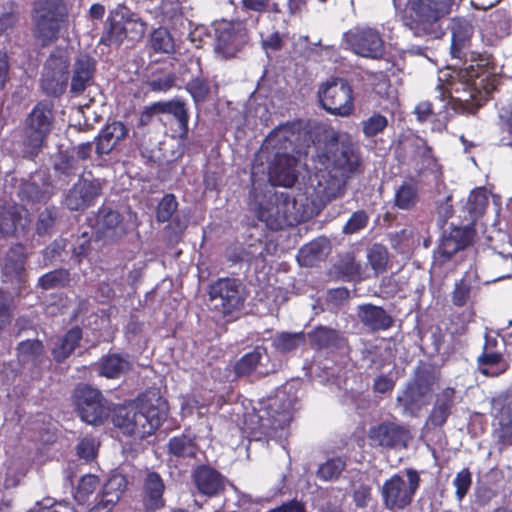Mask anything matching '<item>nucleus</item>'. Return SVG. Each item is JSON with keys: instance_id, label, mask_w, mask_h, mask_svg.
<instances>
[{"instance_id": "obj_46", "label": "nucleus", "mask_w": 512, "mask_h": 512, "mask_svg": "<svg viewBox=\"0 0 512 512\" xmlns=\"http://www.w3.org/2000/svg\"><path fill=\"white\" fill-rule=\"evenodd\" d=\"M29 466L28 463L23 460H12L7 466L4 486L5 488L16 487L21 480L26 476Z\"/></svg>"}, {"instance_id": "obj_26", "label": "nucleus", "mask_w": 512, "mask_h": 512, "mask_svg": "<svg viewBox=\"0 0 512 512\" xmlns=\"http://www.w3.org/2000/svg\"><path fill=\"white\" fill-rule=\"evenodd\" d=\"M455 406V390L446 387L436 394L433 407L426 420L427 426L442 427Z\"/></svg>"}, {"instance_id": "obj_64", "label": "nucleus", "mask_w": 512, "mask_h": 512, "mask_svg": "<svg viewBox=\"0 0 512 512\" xmlns=\"http://www.w3.org/2000/svg\"><path fill=\"white\" fill-rule=\"evenodd\" d=\"M495 429V435L502 444H512V416L502 415Z\"/></svg>"}, {"instance_id": "obj_32", "label": "nucleus", "mask_w": 512, "mask_h": 512, "mask_svg": "<svg viewBox=\"0 0 512 512\" xmlns=\"http://www.w3.org/2000/svg\"><path fill=\"white\" fill-rule=\"evenodd\" d=\"M127 486V480L122 474L112 475L104 484L98 509L110 510L121 498Z\"/></svg>"}, {"instance_id": "obj_36", "label": "nucleus", "mask_w": 512, "mask_h": 512, "mask_svg": "<svg viewBox=\"0 0 512 512\" xmlns=\"http://www.w3.org/2000/svg\"><path fill=\"white\" fill-rule=\"evenodd\" d=\"M477 370L486 377H497L504 373L507 364L503 353L483 352L477 357Z\"/></svg>"}, {"instance_id": "obj_14", "label": "nucleus", "mask_w": 512, "mask_h": 512, "mask_svg": "<svg viewBox=\"0 0 512 512\" xmlns=\"http://www.w3.org/2000/svg\"><path fill=\"white\" fill-rule=\"evenodd\" d=\"M295 203L287 196L276 195L257 210V217L271 230H280L284 226H292L299 221L294 212Z\"/></svg>"}, {"instance_id": "obj_41", "label": "nucleus", "mask_w": 512, "mask_h": 512, "mask_svg": "<svg viewBox=\"0 0 512 512\" xmlns=\"http://www.w3.org/2000/svg\"><path fill=\"white\" fill-rule=\"evenodd\" d=\"M306 335L304 332H281L274 336L273 347L281 353H289L305 345Z\"/></svg>"}, {"instance_id": "obj_60", "label": "nucleus", "mask_w": 512, "mask_h": 512, "mask_svg": "<svg viewBox=\"0 0 512 512\" xmlns=\"http://www.w3.org/2000/svg\"><path fill=\"white\" fill-rule=\"evenodd\" d=\"M159 12L163 22L175 23L182 18V7L179 1H162Z\"/></svg>"}, {"instance_id": "obj_38", "label": "nucleus", "mask_w": 512, "mask_h": 512, "mask_svg": "<svg viewBox=\"0 0 512 512\" xmlns=\"http://www.w3.org/2000/svg\"><path fill=\"white\" fill-rule=\"evenodd\" d=\"M418 201V187L415 183L404 182L395 190L394 204L398 209L412 210Z\"/></svg>"}, {"instance_id": "obj_62", "label": "nucleus", "mask_w": 512, "mask_h": 512, "mask_svg": "<svg viewBox=\"0 0 512 512\" xmlns=\"http://www.w3.org/2000/svg\"><path fill=\"white\" fill-rule=\"evenodd\" d=\"M338 270L349 279L359 278L361 275V265L356 262L352 254H346L338 264Z\"/></svg>"}, {"instance_id": "obj_10", "label": "nucleus", "mask_w": 512, "mask_h": 512, "mask_svg": "<svg viewBox=\"0 0 512 512\" xmlns=\"http://www.w3.org/2000/svg\"><path fill=\"white\" fill-rule=\"evenodd\" d=\"M321 107L328 113L346 117L354 109L353 90L343 78H331L322 83L318 89Z\"/></svg>"}, {"instance_id": "obj_23", "label": "nucleus", "mask_w": 512, "mask_h": 512, "mask_svg": "<svg viewBox=\"0 0 512 512\" xmlns=\"http://www.w3.org/2000/svg\"><path fill=\"white\" fill-rule=\"evenodd\" d=\"M34 35L46 46L58 39L63 28L67 26L68 15L53 13H34Z\"/></svg>"}, {"instance_id": "obj_12", "label": "nucleus", "mask_w": 512, "mask_h": 512, "mask_svg": "<svg viewBox=\"0 0 512 512\" xmlns=\"http://www.w3.org/2000/svg\"><path fill=\"white\" fill-rule=\"evenodd\" d=\"M73 397L80 418L87 424L99 426L108 419L110 407L98 389L80 385L75 389Z\"/></svg>"}, {"instance_id": "obj_48", "label": "nucleus", "mask_w": 512, "mask_h": 512, "mask_svg": "<svg viewBox=\"0 0 512 512\" xmlns=\"http://www.w3.org/2000/svg\"><path fill=\"white\" fill-rule=\"evenodd\" d=\"M167 111V114L172 115L177 120L181 132L180 136L182 138H186L188 135L189 121V113L186 103L180 99L170 100Z\"/></svg>"}, {"instance_id": "obj_20", "label": "nucleus", "mask_w": 512, "mask_h": 512, "mask_svg": "<svg viewBox=\"0 0 512 512\" xmlns=\"http://www.w3.org/2000/svg\"><path fill=\"white\" fill-rule=\"evenodd\" d=\"M368 437L378 446L389 449L406 448L411 439L409 431L395 422H382L369 429Z\"/></svg>"}, {"instance_id": "obj_19", "label": "nucleus", "mask_w": 512, "mask_h": 512, "mask_svg": "<svg viewBox=\"0 0 512 512\" xmlns=\"http://www.w3.org/2000/svg\"><path fill=\"white\" fill-rule=\"evenodd\" d=\"M101 192L102 183L99 179L81 178L67 192L64 205L71 211L84 210L94 204Z\"/></svg>"}, {"instance_id": "obj_28", "label": "nucleus", "mask_w": 512, "mask_h": 512, "mask_svg": "<svg viewBox=\"0 0 512 512\" xmlns=\"http://www.w3.org/2000/svg\"><path fill=\"white\" fill-rule=\"evenodd\" d=\"M359 321L372 332L387 330L392 327L394 320L382 307L372 304H362L357 308Z\"/></svg>"}, {"instance_id": "obj_47", "label": "nucleus", "mask_w": 512, "mask_h": 512, "mask_svg": "<svg viewBox=\"0 0 512 512\" xmlns=\"http://www.w3.org/2000/svg\"><path fill=\"white\" fill-rule=\"evenodd\" d=\"M70 281V273L66 269H56L41 276L38 285L43 290L56 289L66 286Z\"/></svg>"}, {"instance_id": "obj_2", "label": "nucleus", "mask_w": 512, "mask_h": 512, "mask_svg": "<svg viewBox=\"0 0 512 512\" xmlns=\"http://www.w3.org/2000/svg\"><path fill=\"white\" fill-rule=\"evenodd\" d=\"M302 134L296 125L285 124L275 128L264 142L273 150L269 159L268 176L273 185L291 187L297 181V166L306 150L297 143Z\"/></svg>"}, {"instance_id": "obj_58", "label": "nucleus", "mask_w": 512, "mask_h": 512, "mask_svg": "<svg viewBox=\"0 0 512 512\" xmlns=\"http://www.w3.org/2000/svg\"><path fill=\"white\" fill-rule=\"evenodd\" d=\"M34 13H53L54 15H68L63 0H36Z\"/></svg>"}, {"instance_id": "obj_42", "label": "nucleus", "mask_w": 512, "mask_h": 512, "mask_svg": "<svg viewBox=\"0 0 512 512\" xmlns=\"http://www.w3.org/2000/svg\"><path fill=\"white\" fill-rule=\"evenodd\" d=\"M326 249L327 244L324 240H316L304 245L298 253L300 265L313 266L324 257Z\"/></svg>"}, {"instance_id": "obj_59", "label": "nucleus", "mask_w": 512, "mask_h": 512, "mask_svg": "<svg viewBox=\"0 0 512 512\" xmlns=\"http://www.w3.org/2000/svg\"><path fill=\"white\" fill-rule=\"evenodd\" d=\"M178 203L172 194L165 195L157 206L156 217L159 222L168 221L177 210Z\"/></svg>"}, {"instance_id": "obj_55", "label": "nucleus", "mask_w": 512, "mask_h": 512, "mask_svg": "<svg viewBox=\"0 0 512 512\" xmlns=\"http://www.w3.org/2000/svg\"><path fill=\"white\" fill-rule=\"evenodd\" d=\"M57 220V209L49 207L43 210L36 223V232L38 235H45L51 232Z\"/></svg>"}, {"instance_id": "obj_31", "label": "nucleus", "mask_w": 512, "mask_h": 512, "mask_svg": "<svg viewBox=\"0 0 512 512\" xmlns=\"http://www.w3.org/2000/svg\"><path fill=\"white\" fill-rule=\"evenodd\" d=\"M165 486L161 476L155 472L147 474L144 481L143 503L147 511H155L164 506L163 492Z\"/></svg>"}, {"instance_id": "obj_33", "label": "nucleus", "mask_w": 512, "mask_h": 512, "mask_svg": "<svg viewBox=\"0 0 512 512\" xmlns=\"http://www.w3.org/2000/svg\"><path fill=\"white\" fill-rule=\"evenodd\" d=\"M167 447L169 454L182 459L196 458L199 452L196 437L185 433L169 439Z\"/></svg>"}, {"instance_id": "obj_11", "label": "nucleus", "mask_w": 512, "mask_h": 512, "mask_svg": "<svg viewBox=\"0 0 512 512\" xmlns=\"http://www.w3.org/2000/svg\"><path fill=\"white\" fill-rule=\"evenodd\" d=\"M296 398L279 392L267 409L257 414L259 430L269 437H274L279 429H284L292 420Z\"/></svg>"}, {"instance_id": "obj_9", "label": "nucleus", "mask_w": 512, "mask_h": 512, "mask_svg": "<svg viewBox=\"0 0 512 512\" xmlns=\"http://www.w3.org/2000/svg\"><path fill=\"white\" fill-rule=\"evenodd\" d=\"M208 294L211 308L223 317L240 312L246 300L245 288L235 278L218 279L209 286Z\"/></svg>"}, {"instance_id": "obj_50", "label": "nucleus", "mask_w": 512, "mask_h": 512, "mask_svg": "<svg viewBox=\"0 0 512 512\" xmlns=\"http://www.w3.org/2000/svg\"><path fill=\"white\" fill-rule=\"evenodd\" d=\"M186 90L189 92L195 104L197 105L199 103L205 102L208 99L211 92V87L205 78L195 77L187 83Z\"/></svg>"}, {"instance_id": "obj_51", "label": "nucleus", "mask_w": 512, "mask_h": 512, "mask_svg": "<svg viewBox=\"0 0 512 512\" xmlns=\"http://www.w3.org/2000/svg\"><path fill=\"white\" fill-rule=\"evenodd\" d=\"M368 261L376 274L383 273L388 263V251L380 244L373 245L368 252Z\"/></svg>"}, {"instance_id": "obj_13", "label": "nucleus", "mask_w": 512, "mask_h": 512, "mask_svg": "<svg viewBox=\"0 0 512 512\" xmlns=\"http://www.w3.org/2000/svg\"><path fill=\"white\" fill-rule=\"evenodd\" d=\"M52 120L51 107L46 103H38L30 112L25 122L23 136V144L30 153H34L41 148L50 132Z\"/></svg>"}, {"instance_id": "obj_53", "label": "nucleus", "mask_w": 512, "mask_h": 512, "mask_svg": "<svg viewBox=\"0 0 512 512\" xmlns=\"http://www.w3.org/2000/svg\"><path fill=\"white\" fill-rule=\"evenodd\" d=\"M344 468L345 462L342 459H330L319 467L317 475L325 481L337 479Z\"/></svg>"}, {"instance_id": "obj_30", "label": "nucleus", "mask_w": 512, "mask_h": 512, "mask_svg": "<svg viewBox=\"0 0 512 512\" xmlns=\"http://www.w3.org/2000/svg\"><path fill=\"white\" fill-rule=\"evenodd\" d=\"M28 223V212L23 207L9 206L0 214V232L5 236L23 232Z\"/></svg>"}, {"instance_id": "obj_35", "label": "nucleus", "mask_w": 512, "mask_h": 512, "mask_svg": "<svg viewBox=\"0 0 512 512\" xmlns=\"http://www.w3.org/2000/svg\"><path fill=\"white\" fill-rule=\"evenodd\" d=\"M82 338V331L75 327L70 329L63 337L58 338L54 342L52 355L56 362H63L79 345Z\"/></svg>"}, {"instance_id": "obj_5", "label": "nucleus", "mask_w": 512, "mask_h": 512, "mask_svg": "<svg viewBox=\"0 0 512 512\" xmlns=\"http://www.w3.org/2000/svg\"><path fill=\"white\" fill-rule=\"evenodd\" d=\"M410 10L405 25L417 37L439 39L444 34L441 19L451 12L453 0H407Z\"/></svg>"}, {"instance_id": "obj_57", "label": "nucleus", "mask_w": 512, "mask_h": 512, "mask_svg": "<svg viewBox=\"0 0 512 512\" xmlns=\"http://www.w3.org/2000/svg\"><path fill=\"white\" fill-rule=\"evenodd\" d=\"M175 80L173 73H154L147 81V85L152 91H167L174 86Z\"/></svg>"}, {"instance_id": "obj_15", "label": "nucleus", "mask_w": 512, "mask_h": 512, "mask_svg": "<svg viewBox=\"0 0 512 512\" xmlns=\"http://www.w3.org/2000/svg\"><path fill=\"white\" fill-rule=\"evenodd\" d=\"M69 61L64 51L53 52L46 60L42 72L41 87L49 96H59L66 88L68 81Z\"/></svg>"}, {"instance_id": "obj_4", "label": "nucleus", "mask_w": 512, "mask_h": 512, "mask_svg": "<svg viewBox=\"0 0 512 512\" xmlns=\"http://www.w3.org/2000/svg\"><path fill=\"white\" fill-rule=\"evenodd\" d=\"M497 78L493 75L483 73L477 76L472 82H454L448 89L446 84L440 83L437 88V98L440 102L452 105L453 109H460L468 113H474L482 106L495 90Z\"/></svg>"}, {"instance_id": "obj_22", "label": "nucleus", "mask_w": 512, "mask_h": 512, "mask_svg": "<svg viewBox=\"0 0 512 512\" xmlns=\"http://www.w3.org/2000/svg\"><path fill=\"white\" fill-rule=\"evenodd\" d=\"M55 193V189L44 171H38L24 182L19 190L22 201L31 204L45 203Z\"/></svg>"}, {"instance_id": "obj_54", "label": "nucleus", "mask_w": 512, "mask_h": 512, "mask_svg": "<svg viewBox=\"0 0 512 512\" xmlns=\"http://www.w3.org/2000/svg\"><path fill=\"white\" fill-rule=\"evenodd\" d=\"M388 125L385 116L374 113L371 117L362 122V131L366 137H374L384 131Z\"/></svg>"}, {"instance_id": "obj_27", "label": "nucleus", "mask_w": 512, "mask_h": 512, "mask_svg": "<svg viewBox=\"0 0 512 512\" xmlns=\"http://www.w3.org/2000/svg\"><path fill=\"white\" fill-rule=\"evenodd\" d=\"M127 135L128 129L122 122L108 123L95 138V153L99 157L109 154Z\"/></svg>"}, {"instance_id": "obj_18", "label": "nucleus", "mask_w": 512, "mask_h": 512, "mask_svg": "<svg viewBox=\"0 0 512 512\" xmlns=\"http://www.w3.org/2000/svg\"><path fill=\"white\" fill-rule=\"evenodd\" d=\"M344 41L355 54L367 58H379L384 43L379 33L372 28H356L344 34Z\"/></svg>"}, {"instance_id": "obj_39", "label": "nucleus", "mask_w": 512, "mask_h": 512, "mask_svg": "<svg viewBox=\"0 0 512 512\" xmlns=\"http://www.w3.org/2000/svg\"><path fill=\"white\" fill-rule=\"evenodd\" d=\"M53 167L56 176L64 182H69L79 172L78 161L65 152H59L56 155Z\"/></svg>"}, {"instance_id": "obj_45", "label": "nucleus", "mask_w": 512, "mask_h": 512, "mask_svg": "<svg viewBox=\"0 0 512 512\" xmlns=\"http://www.w3.org/2000/svg\"><path fill=\"white\" fill-rule=\"evenodd\" d=\"M471 37V27L468 24H455L452 28L451 53L455 58H462L463 50Z\"/></svg>"}, {"instance_id": "obj_3", "label": "nucleus", "mask_w": 512, "mask_h": 512, "mask_svg": "<svg viewBox=\"0 0 512 512\" xmlns=\"http://www.w3.org/2000/svg\"><path fill=\"white\" fill-rule=\"evenodd\" d=\"M168 403L157 394L147 396L140 405L129 404L117 407L113 413V424L124 434L143 439L151 435L166 420Z\"/></svg>"}, {"instance_id": "obj_17", "label": "nucleus", "mask_w": 512, "mask_h": 512, "mask_svg": "<svg viewBox=\"0 0 512 512\" xmlns=\"http://www.w3.org/2000/svg\"><path fill=\"white\" fill-rule=\"evenodd\" d=\"M247 41L248 32L242 22L223 21L218 24L215 50L224 57H234Z\"/></svg>"}, {"instance_id": "obj_16", "label": "nucleus", "mask_w": 512, "mask_h": 512, "mask_svg": "<svg viewBox=\"0 0 512 512\" xmlns=\"http://www.w3.org/2000/svg\"><path fill=\"white\" fill-rule=\"evenodd\" d=\"M89 221L98 240L115 242L127 233L122 215L108 206L100 207Z\"/></svg>"}, {"instance_id": "obj_24", "label": "nucleus", "mask_w": 512, "mask_h": 512, "mask_svg": "<svg viewBox=\"0 0 512 512\" xmlns=\"http://www.w3.org/2000/svg\"><path fill=\"white\" fill-rule=\"evenodd\" d=\"M95 60L88 55H79L71 69L70 93L79 96L94 84Z\"/></svg>"}, {"instance_id": "obj_40", "label": "nucleus", "mask_w": 512, "mask_h": 512, "mask_svg": "<svg viewBox=\"0 0 512 512\" xmlns=\"http://www.w3.org/2000/svg\"><path fill=\"white\" fill-rule=\"evenodd\" d=\"M129 369V362L123 357L112 354L103 357L98 364V372L101 376L114 379Z\"/></svg>"}, {"instance_id": "obj_29", "label": "nucleus", "mask_w": 512, "mask_h": 512, "mask_svg": "<svg viewBox=\"0 0 512 512\" xmlns=\"http://www.w3.org/2000/svg\"><path fill=\"white\" fill-rule=\"evenodd\" d=\"M16 356L18 362L23 367L34 369L43 364L46 353L42 341L38 339H26L18 343Z\"/></svg>"}, {"instance_id": "obj_44", "label": "nucleus", "mask_w": 512, "mask_h": 512, "mask_svg": "<svg viewBox=\"0 0 512 512\" xmlns=\"http://www.w3.org/2000/svg\"><path fill=\"white\" fill-rule=\"evenodd\" d=\"M149 43L156 53L172 54L175 52L174 39L165 28L155 29L150 36Z\"/></svg>"}, {"instance_id": "obj_7", "label": "nucleus", "mask_w": 512, "mask_h": 512, "mask_svg": "<svg viewBox=\"0 0 512 512\" xmlns=\"http://www.w3.org/2000/svg\"><path fill=\"white\" fill-rule=\"evenodd\" d=\"M109 27L101 37L107 46H119L125 39L139 41L147 30V24L125 5H118L109 17Z\"/></svg>"}, {"instance_id": "obj_34", "label": "nucleus", "mask_w": 512, "mask_h": 512, "mask_svg": "<svg viewBox=\"0 0 512 512\" xmlns=\"http://www.w3.org/2000/svg\"><path fill=\"white\" fill-rule=\"evenodd\" d=\"M25 256L21 247L11 249L4 261L3 274L7 280L17 283L24 282Z\"/></svg>"}, {"instance_id": "obj_21", "label": "nucleus", "mask_w": 512, "mask_h": 512, "mask_svg": "<svg viewBox=\"0 0 512 512\" xmlns=\"http://www.w3.org/2000/svg\"><path fill=\"white\" fill-rule=\"evenodd\" d=\"M473 239V229L466 227H453L451 231L444 233L437 250V261L445 264L458 251L465 249Z\"/></svg>"}, {"instance_id": "obj_52", "label": "nucleus", "mask_w": 512, "mask_h": 512, "mask_svg": "<svg viewBox=\"0 0 512 512\" xmlns=\"http://www.w3.org/2000/svg\"><path fill=\"white\" fill-rule=\"evenodd\" d=\"M445 109H446V104L444 102H440L436 95L434 102H430V101L420 102L415 107V114L417 116V119L420 122H424V121L428 120L432 114H440Z\"/></svg>"}, {"instance_id": "obj_37", "label": "nucleus", "mask_w": 512, "mask_h": 512, "mask_svg": "<svg viewBox=\"0 0 512 512\" xmlns=\"http://www.w3.org/2000/svg\"><path fill=\"white\" fill-rule=\"evenodd\" d=\"M308 336L312 347L318 349L338 348L344 342V338L340 335L339 331L326 326L316 327Z\"/></svg>"}, {"instance_id": "obj_61", "label": "nucleus", "mask_w": 512, "mask_h": 512, "mask_svg": "<svg viewBox=\"0 0 512 512\" xmlns=\"http://www.w3.org/2000/svg\"><path fill=\"white\" fill-rule=\"evenodd\" d=\"M471 288V282L466 277H463L461 280L456 282L452 293V301L454 305L459 307L464 306L470 298Z\"/></svg>"}, {"instance_id": "obj_63", "label": "nucleus", "mask_w": 512, "mask_h": 512, "mask_svg": "<svg viewBox=\"0 0 512 512\" xmlns=\"http://www.w3.org/2000/svg\"><path fill=\"white\" fill-rule=\"evenodd\" d=\"M369 217L364 210L354 212L343 227V233L354 234L365 228Z\"/></svg>"}, {"instance_id": "obj_56", "label": "nucleus", "mask_w": 512, "mask_h": 512, "mask_svg": "<svg viewBox=\"0 0 512 512\" xmlns=\"http://www.w3.org/2000/svg\"><path fill=\"white\" fill-rule=\"evenodd\" d=\"M99 485V480L94 475H85L81 478L76 493L75 499L84 504L87 500V497L92 494Z\"/></svg>"}, {"instance_id": "obj_43", "label": "nucleus", "mask_w": 512, "mask_h": 512, "mask_svg": "<svg viewBox=\"0 0 512 512\" xmlns=\"http://www.w3.org/2000/svg\"><path fill=\"white\" fill-rule=\"evenodd\" d=\"M266 355L263 347H256L252 352L241 357L234 366V371L238 376H246L252 373L260 364L262 357Z\"/></svg>"}, {"instance_id": "obj_6", "label": "nucleus", "mask_w": 512, "mask_h": 512, "mask_svg": "<svg viewBox=\"0 0 512 512\" xmlns=\"http://www.w3.org/2000/svg\"><path fill=\"white\" fill-rule=\"evenodd\" d=\"M439 381V374L430 366L419 367L402 394L397 397L398 404L403 412L412 416L418 413L429 403L434 386Z\"/></svg>"}, {"instance_id": "obj_1", "label": "nucleus", "mask_w": 512, "mask_h": 512, "mask_svg": "<svg viewBox=\"0 0 512 512\" xmlns=\"http://www.w3.org/2000/svg\"><path fill=\"white\" fill-rule=\"evenodd\" d=\"M335 140L318 154L324 169L315 174L316 193L327 202L343 196L348 180L364 168L359 147L349 136H337Z\"/></svg>"}, {"instance_id": "obj_49", "label": "nucleus", "mask_w": 512, "mask_h": 512, "mask_svg": "<svg viewBox=\"0 0 512 512\" xmlns=\"http://www.w3.org/2000/svg\"><path fill=\"white\" fill-rule=\"evenodd\" d=\"M488 205L487 191L483 188L473 190L467 200L466 209L473 219L483 214Z\"/></svg>"}, {"instance_id": "obj_8", "label": "nucleus", "mask_w": 512, "mask_h": 512, "mask_svg": "<svg viewBox=\"0 0 512 512\" xmlns=\"http://www.w3.org/2000/svg\"><path fill=\"white\" fill-rule=\"evenodd\" d=\"M407 480L394 474L381 487L384 507L392 512L406 509L413 501L420 485L419 473L414 469L405 470Z\"/></svg>"}, {"instance_id": "obj_25", "label": "nucleus", "mask_w": 512, "mask_h": 512, "mask_svg": "<svg viewBox=\"0 0 512 512\" xmlns=\"http://www.w3.org/2000/svg\"><path fill=\"white\" fill-rule=\"evenodd\" d=\"M192 478L197 490L205 496H217L225 489L222 475L209 466H198L193 471Z\"/></svg>"}]
</instances>
